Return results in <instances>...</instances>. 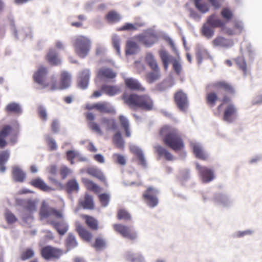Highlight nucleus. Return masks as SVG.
<instances>
[{"label": "nucleus", "instance_id": "f257e3e1", "mask_svg": "<svg viewBox=\"0 0 262 262\" xmlns=\"http://www.w3.org/2000/svg\"><path fill=\"white\" fill-rule=\"evenodd\" d=\"M159 134L163 144L174 151H180L184 148L182 134L176 128L164 125L160 129Z\"/></svg>", "mask_w": 262, "mask_h": 262}, {"label": "nucleus", "instance_id": "f03ea898", "mask_svg": "<svg viewBox=\"0 0 262 262\" xmlns=\"http://www.w3.org/2000/svg\"><path fill=\"white\" fill-rule=\"evenodd\" d=\"M122 98L130 108H140L145 111H150L154 108V102L147 94L139 95L135 93L124 94Z\"/></svg>", "mask_w": 262, "mask_h": 262}, {"label": "nucleus", "instance_id": "7ed1b4c3", "mask_svg": "<svg viewBox=\"0 0 262 262\" xmlns=\"http://www.w3.org/2000/svg\"><path fill=\"white\" fill-rule=\"evenodd\" d=\"M231 98L227 95H224L221 100V103L217 106V110L220 111L224 104H228L223 111V120L228 122H232L236 117L237 108L233 103H229Z\"/></svg>", "mask_w": 262, "mask_h": 262}, {"label": "nucleus", "instance_id": "20e7f679", "mask_svg": "<svg viewBox=\"0 0 262 262\" xmlns=\"http://www.w3.org/2000/svg\"><path fill=\"white\" fill-rule=\"evenodd\" d=\"M91 40L84 36H78L74 40L73 46L76 54L81 58L86 57L91 49Z\"/></svg>", "mask_w": 262, "mask_h": 262}, {"label": "nucleus", "instance_id": "39448f33", "mask_svg": "<svg viewBox=\"0 0 262 262\" xmlns=\"http://www.w3.org/2000/svg\"><path fill=\"white\" fill-rule=\"evenodd\" d=\"M39 215L41 219H47L50 216H54L59 219L63 218V213L61 210L50 207L46 201L42 202L39 210Z\"/></svg>", "mask_w": 262, "mask_h": 262}, {"label": "nucleus", "instance_id": "423d86ee", "mask_svg": "<svg viewBox=\"0 0 262 262\" xmlns=\"http://www.w3.org/2000/svg\"><path fill=\"white\" fill-rule=\"evenodd\" d=\"M40 253L42 257L46 260L58 259L64 253L62 250L51 246H46L41 248Z\"/></svg>", "mask_w": 262, "mask_h": 262}, {"label": "nucleus", "instance_id": "0eeeda50", "mask_svg": "<svg viewBox=\"0 0 262 262\" xmlns=\"http://www.w3.org/2000/svg\"><path fill=\"white\" fill-rule=\"evenodd\" d=\"M113 229L122 237L131 241H134L137 237L136 232L129 226L121 224H116L113 225Z\"/></svg>", "mask_w": 262, "mask_h": 262}, {"label": "nucleus", "instance_id": "6e6552de", "mask_svg": "<svg viewBox=\"0 0 262 262\" xmlns=\"http://www.w3.org/2000/svg\"><path fill=\"white\" fill-rule=\"evenodd\" d=\"M157 193L158 191L152 187H148L144 192L143 198L150 207L153 208L158 205L159 201Z\"/></svg>", "mask_w": 262, "mask_h": 262}, {"label": "nucleus", "instance_id": "1a4fd4ad", "mask_svg": "<svg viewBox=\"0 0 262 262\" xmlns=\"http://www.w3.org/2000/svg\"><path fill=\"white\" fill-rule=\"evenodd\" d=\"M174 100L178 108L186 112L188 107V100L186 94L182 90L177 91L174 95Z\"/></svg>", "mask_w": 262, "mask_h": 262}, {"label": "nucleus", "instance_id": "9d476101", "mask_svg": "<svg viewBox=\"0 0 262 262\" xmlns=\"http://www.w3.org/2000/svg\"><path fill=\"white\" fill-rule=\"evenodd\" d=\"M210 88L215 89L217 90H223L230 95L235 93V90L233 86L229 82L226 81H217L207 86L206 88Z\"/></svg>", "mask_w": 262, "mask_h": 262}, {"label": "nucleus", "instance_id": "9b49d317", "mask_svg": "<svg viewBox=\"0 0 262 262\" xmlns=\"http://www.w3.org/2000/svg\"><path fill=\"white\" fill-rule=\"evenodd\" d=\"M196 168L204 183H209L214 179V172L211 169L201 166L198 163L196 164Z\"/></svg>", "mask_w": 262, "mask_h": 262}, {"label": "nucleus", "instance_id": "f8f14e48", "mask_svg": "<svg viewBox=\"0 0 262 262\" xmlns=\"http://www.w3.org/2000/svg\"><path fill=\"white\" fill-rule=\"evenodd\" d=\"M14 131L12 126L5 124L0 128V148H4L8 144L6 138L12 135Z\"/></svg>", "mask_w": 262, "mask_h": 262}, {"label": "nucleus", "instance_id": "ddd939ff", "mask_svg": "<svg viewBox=\"0 0 262 262\" xmlns=\"http://www.w3.org/2000/svg\"><path fill=\"white\" fill-rule=\"evenodd\" d=\"M47 74L48 70L47 68L42 66H40L33 75L34 81L36 83L43 86V87L49 86V84H46L45 83V79Z\"/></svg>", "mask_w": 262, "mask_h": 262}, {"label": "nucleus", "instance_id": "4468645a", "mask_svg": "<svg viewBox=\"0 0 262 262\" xmlns=\"http://www.w3.org/2000/svg\"><path fill=\"white\" fill-rule=\"evenodd\" d=\"M125 86L129 89L139 92H144L145 88L142 85L139 81L132 77L126 78L124 79Z\"/></svg>", "mask_w": 262, "mask_h": 262}, {"label": "nucleus", "instance_id": "2eb2a0df", "mask_svg": "<svg viewBox=\"0 0 262 262\" xmlns=\"http://www.w3.org/2000/svg\"><path fill=\"white\" fill-rule=\"evenodd\" d=\"M212 45L214 47L228 48L233 45V41L232 39L217 36L212 41Z\"/></svg>", "mask_w": 262, "mask_h": 262}, {"label": "nucleus", "instance_id": "dca6fc26", "mask_svg": "<svg viewBox=\"0 0 262 262\" xmlns=\"http://www.w3.org/2000/svg\"><path fill=\"white\" fill-rule=\"evenodd\" d=\"M85 172L88 174L98 179L100 181L103 183L105 185H107L106 180L103 173L98 168L96 167H89L86 169Z\"/></svg>", "mask_w": 262, "mask_h": 262}, {"label": "nucleus", "instance_id": "f3484780", "mask_svg": "<svg viewBox=\"0 0 262 262\" xmlns=\"http://www.w3.org/2000/svg\"><path fill=\"white\" fill-rule=\"evenodd\" d=\"M137 38L139 42L146 47H149L155 42L156 37L154 34L148 33L140 34L137 36Z\"/></svg>", "mask_w": 262, "mask_h": 262}, {"label": "nucleus", "instance_id": "a211bd4d", "mask_svg": "<svg viewBox=\"0 0 262 262\" xmlns=\"http://www.w3.org/2000/svg\"><path fill=\"white\" fill-rule=\"evenodd\" d=\"M49 223L60 235L65 234L69 229L68 224L64 221L55 222L53 220H51Z\"/></svg>", "mask_w": 262, "mask_h": 262}, {"label": "nucleus", "instance_id": "6ab92c4d", "mask_svg": "<svg viewBox=\"0 0 262 262\" xmlns=\"http://www.w3.org/2000/svg\"><path fill=\"white\" fill-rule=\"evenodd\" d=\"M206 23L214 28H220L222 30H224L225 26L226 25L225 21L218 18L215 14H212L209 16L207 17Z\"/></svg>", "mask_w": 262, "mask_h": 262}, {"label": "nucleus", "instance_id": "aec40b11", "mask_svg": "<svg viewBox=\"0 0 262 262\" xmlns=\"http://www.w3.org/2000/svg\"><path fill=\"white\" fill-rule=\"evenodd\" d=\"M117 73L112 69L103 67L100 68L97 73V76L101 79H111L116 77Z\"/></svg>", "mask_w": 262, "mask_h": 262}, {"label": "nucleus", "instance_id": "412c9836", "mask_svg": "<svg viewBox=\"0 0 262 262\" xmlns=\"http://www.w3.org/2000/svg\"><path fill=\"white\" fill-rule=\"evenodd\" d=\"M46 60L52 66H59L61 61L57 52L54 49H50L46 56Z\"/></svg>", "mask_w": 262, "mask_h": 262}, {"label": "nucleus", "instance_id": "4be33fe9", "mask_svg": "<svg viewBox=\"0 0 262 262\" xmlns=\"http://www.w3.org/2000/svg\"><path fill=\"white\" fill-rule=\"evenodd\" d=\"M79 205L84 209L93 210L95 209L93 198L89 194H85L84 198L79 200Z\"/></svg>", "mask_w": 262, "mask_h": 262}, {"label": "nucleus", "instance_id": "5701e85b", "mask_svg": "<svg viewBox=\"0 0 262 262\" xmlns=\"http://www.w3.org/2000/svg\"><path fill=\"white\" fill-rule=\"evenodd\" d=\"M86 119L89 121V127L93 132L102 135L103 132L101 129L98 124L94 122L95 116L92 113H87L85 115Z\"/></svg>", "mask_w": 262, "mask_h": 262}, {"label": "nucleus", "instance_id": "b1692460", "mask_svg": "<svg viewBox=\"0 0 262 262\" xmlns=\"http://www.w3.org/2000/svg\"><path fill=\"white\" fill-rule=\"evenodd\" d=\"M81 217L84 220L85 224L90 229L94 231L99 229V222L94 217L86 214H82Z\"/></svg>", "mask_w": 262, "mask_h": 262}, {"label": "nucleus", "instance_id": "393cba45", "mask_svg": "<svg viewBox=\"0 0 262 262\" xmlns=\"http://www.w3.org/2000/svg\"><path fill=\"white\" fill-rule=\"evenodd\" d=\"M95 109L101 113L114 114L116 112L114 107L107 102L96 103Z\"/></svg>", "mask_w": 262, "mask_h": 262}, {"label": "nucleus", "instance_id": "a878e982", "mask_svg": "<svg viewBox=\"0 0 262 262\" xmlns=\"http://www.w3.org/2000/svg\"><path fill=\"white\" fill-rule=\"evenodd\" d=\"M102 91L109 96H113L119 94L121 88L118 85L104 84L101 86Z\"/></svg>", "mask_w": 262, "mask_h": 262}, {"label": "nucleus", "instance_id": "bb28decb", "mask_svg": "<svg viewBox=\"0 0 262 262\" xmlns=\"http://www.w3.org/2000/svg\"><path fill=\"white\" fill-rule=\"evenodd\" d=\"M90 76V72L88 69H85L80 72L78 85L81 89H84L88 86Z\"/></svg>", "mask_w": 262, "mask_h": 262}, {"label": "nucleus", "instance_id": "cd10ccee", "mask_svg": "<svg viewBox=\"0 0 262 262\" xmlns=\"http://www.w3.org/2000/svg\"><path fill=\"white\" fill-rule=\"evenodd\" d=\"M30 184L35 188L39 189L43 191H50L53 190L51 187L48 186L43 180L40 178L32 180Z\"/></svg>", "mask_w": 262, "mask_h": 262}, {"label": "nucleus", "instance_id": "c85d7f7f", "mask_svg": "<svg viewBox=\"0 0 262 262\" xmlns=\"http://www.w3.org/2000/svg\"><path fill=\"white\" fill-rule=\"evenodd\" d=\"M76 231L80 237L84 241L86 242L91 241L93 237L92 234L81 225L77 226Z\"/></svg>", "mask_w": 262, "mask_h": 262}, {"label": "nucleus", "instance_id": "c756f323", "mask_svg": "<svg viewBox=\"0 0 262 262\" xmlns=\"http://www.w3.org/2000/svg\"><path fill=\"white\" fill-rule=\"evenodd\" d=\"M71 83L70 75L66 71L61 73L60 78V89H64L69 87Z\"/></svg>", "mask_w": 262, "mask_h": 262}, {"label": "nucleus", "instance_id": "7c9ffc66", "mask_svg": "<svg viewBox=\"0 0 262 262\" xmlns=\"http://www.w3.org/2000/svg\"><path fill=\"white\" fill-rule=\"evenodd\" d=\"M105 19L110 24H116L119 22L121 19V15L114 10L110 11L106 15Z\"/></svg>", "mask_w": 262, "mask_h": 262}, {"label": "nucleus", "instance_id": "2f4dec72", "mask_svg": "<svg viewBox=\"0 0 262 262\" xmlns=\"http://www.w3.org/2000/svg\"><path fill=\"white\" fill-rule=\"evenodd\" d=\"M151 71L146 75V79L148 83H152L158 80L160 77V71L159 67L151 69Z\"/></svg>", "mask_w": 262, "mask_h": 262}, {"label": "nucleus", "instance_id": "473e14b6", "mask_svg": "<svg viewBox=\"0 0 262 262\" xmlns=\"http://www.w3.org/2000/svg\"><path fill=\"white\" fill-rule=\"evenodd\" d=\"M100 123L102 125L106 127V130H116L117 129V125L116 120L114 118H107L103 117L100 120Z\"/></svg>", "mask_w": 262, "mask_h": 262}, {"label": "nucleus", "instance_id": "72a5a7b5", "mask_svg": "<svg viewBox=\"0 0 262 262\" xmlns=\"http://www.w3.org/2000/svg\"><path fill=\"white\" fill-rule=\"evenodd\" d=\"M12 175L16 182H22L26 178L25 173L18 166H14L12 169Z\"/></svg>", "mask_w": 262, "mask_h": 262}, {"label": "nucleus", "instance_id": "f704fd0d", "mask_svg": "<svg viewBox=\"0 0 262 262\" xmlns=\"http://www.w3.org/2000/svg\"><path fill=\"white\" fill-rule=\"evenodd\" d=\"M192 149L193 152L197 158L202 160H206L207 159V155L200 145L193 144Z\"/></svg>", "mask_w": 262, "mask_h": 262}, {"label": "nucleus", "instance_id": "c9c22d12", "mask_svg": "<svg viewBox=\"0 0 262 262\" xmlns=\"http://www.w3.org/2000/svg\"><path fill=\"white\" fill-rule=\"evenodd\" d=\"M155 150L158 154L161 157H164L168 161H171L173 159L172 154L165 148L161 145H157L155 147Z\"/></svg>", "mask_w": 262, "mask_h": 262}, {"label": "nucleus", "instance_id": "e433bc0d", "mask_svg": "<svg viewBox=\"0 0 262 262\" xmlns=\"http://www.w3.org/2000/svg\"><path fill=\"white\" fill-rule=\"evenodd\" d=\"M82 182L87 189L95 193H98L100 191V187L92 180L87 178H83Z\"/></svg>", "mask_w": 262, "mask_h": 262}, {"label": "nucleus", "instance_id": "4c0bfd02", "mask_svg": "<svg viewBox=\"0 0 262 262\" xmlns=\"http://www.w3.org/2000/svg\"><path fill=\"white\" fill-rule=\"evenodd\" d=\"M113 142L117 148L123 149L124 147V142L122 139L121 133L117 132L113 137Z\"/></svg>", "mask_w": 262, "mask_h": 262}, {"label": "nucleus", "instance_id": "58836bf2", "mask_svg": "<svg viewBox=\"0 0 262 262\" xmlns=\"http://www.w3.org/2000/svg\"><path fill=\"white\" fill-rule=\"evenodd\" d=\"M213 27L209 26L207 23H205L203 25L201 33L203 35L205 36L207 38H211L214 34V31Z\"/></svg>", "mask_w": 262, "mask_h": 262}, {"label": "nucleus", "instance_id": "ea45409f", "mask_svg": "<svg viewBox=\"0 0 262 262\" xmlns=\"http://www.w3.org/2000/svg\"><path fill=\"white\" fill-rule=\"evenodd\" d=\"M217 100L218 97L215 92H209L206 94V103L210 107H214Z\"/></svg>", "mask_w": 262, "mask_h": 262}, {"label": "nucleus", "instance_id": "a19ab883", "mask_svg": "<svg viewBox=\"0 0 262 262\" xmlns=\"http://www.w3.org/2000/svg\"><path fill=\"white\" fill-rule=\"evenodd\" d=\"M138 49L137 44L133 41H128L126 43V54L133 55L135 54Z\"/></svg>", "mask_w": 262, "mask_h": 262}, {"label": "nucleus", "instance_id": "79ce46f5", "mask_svg": "<svg viewBox=\"0 0 262 262\" xmlns=\"http://www.w3.org/2000/svg\"><path fill=\"white\" fill-rule=\"evenodd\" d=\"M5 110L7 113H14L17 114H19L21 113L20 106L15 102L8 104L5 108Z\"/></svg>", "mask_w": 262, "mask_h": 262}, {"label": "nucleus", "instance_id": "37998d69", "mask_svg": "<svg viewBox=\"0 0 262 262\" xmlns=\"http://www.w3.org/2000/svg\"><path fill=\"white\" fill-rule=\"evenodd\" d=\"M66 189L69 193L77 192L79 190L78 183L75 180H69L66 184Z\"/></svg>", "mask_w": 262, "mask_h": 262}, {"label": "nucleus", "instance_id": "c03bdc74", "mask_svg": "<svg viewBox=\"0 0 262 262\" xmlns=\"http://www.w3.org/2000/svg\"><path fill=\"white\" fill-rule=\"evenodd\" d=\"M235 61L239 69L243 72L244 75H246L247 68L245 58L243 56H239L235 59Z\"/></svg>", "mask_w": 262, "mask_h": 262}, {"label": "nucleus", "instance_id": "a18cd8bd", "mask_svg": "<svg viewBox=\"0 0 262 262\" xmlns=\"http://www.w3.org/2000/svg\"><path fill=\"white\" fill-rule=\"evenodd\" d=\"M117 217L119 220H124V221H130L132 219V216L129 213L124 209L118 210Z\"/></svg>", "mask_w": 262, "mask_h": 262}, {"label": "nucleus", "instance_id": "49530a36", "mask_svg": "<svg viewBox=\"0 0 262 262\" xmlns=\"http://www.w3.org/2000/svg\"><path fill=\"white\" fill-rule=\"evenodd\" d=\"M160 57L162 61L164 68L165 70H167L168 67L169 60H170V55L168 54V53L165 50H161L159 51Z\"/></svg>", "mask_w": 262, "mask_h": 262}, {"label": "nucleus", "instance_id": "de8ad7c7", "mask_svg": "<svg viewBox=\"0 0 262 262\" xmlns=\"http://www.w3.org/2000/svg\"><path fill=\"white\" fill-rule=\"evenodd\" d=\"M145 62L150 68V69L156 68L159 67L156 59H155L153 55L151 53H147L145 56Z\"/></svg>", "mask_w": 262, "mask_h": 262}, {"label": "nucleus", "instance_id": "09e8293b", "mask_svg": "<svg viewBox=\"0 0 262 262\" xmlns=\"http://www.w3.org/2000/svg\"><path fill=\"white\" fill-rule=\"evenodd\" d=\"M113 161L119 165L124 166L126 163L125 157L120 154L115 153L112 156Z\"/></svg>", "mask_w": 262, "mask_h": 262}, {"label": "nucleus", "instance_id": "8fccbe9b", "mask_svg": "<svg viewBox=\"0 0 262 262\" xmlns=\"http://www.w3.org/2000/svg\"><path fill=\"white\" fill-rule=\"evenodd\" d=\"M221 14L226 21H229L234 16L232 11L228 8H224L222 10Z\"/></svg>", "mask_w": 262, "mask_h": 262}, {"label": "nucleus", "instance_id": "3c124183", "mask_svg": "<svg viewBox=\"0 0 262 262\" xmlns=\"http://www.w3.org/2000/svg\"><path fill=\"white\" fill-rule=\"evenodd\" d=\"M105 239L101 237L96 238L95 242L93 244L92 246L96 249H101L105 247Z\"/></svg>", "mask_w": 262, "mask_h": 262}, {"label": "nucleus", "instance_id": "603ef678", "mask_svg": "<svg viewBox=\"0 0 262 262\" xmlns=\"http://www.w3.org/2000/svg\"><path fill=\"white\" fill-rule=\"evenodd\" d=\"M66 244L68 248L71 249L77 245L75 237L72 234H69L66 240Z\"/></svg>", "mask_w": 262, "mask_h": 262}, {"label": "nucleus", "instance_id": "864d4df0", "mask_svg": "<svg viewBox=\"0 0 262 262\" xmlns=\"http://www.w3.org/2000/svg\"><path fill=\"white\" fill-rule=\"evenodd\" d=\"M34 255V251L30 248L24 250L20 255V259L22 260H25L33 257Z\"/></svg>", "mask_w": 262, "mask_h": 262}, {"label": "nucleus", "instance_id": "5fc2aeb1", "mask_svg": "<svg viewBox=\"0 0 262 262\" xmlns=\"http://www.w3.org/2000/svg\"><path fill=\"white\" fill-rule=\"evenodd\" d=\"M141 26V25L136 24H133L131 23H126L124 25L118 29V31H125V30H136L138 27Z\"/></svg>", "mask_w": 262, "mask_h": 262}, {"label": "nucleus", "instance_id": "6e6d98bb", "mask_svg": "<svg viewBox=\"0 0 262 262\" xmlns=\"http://www.w3.org/2000/svg\"><path fill=\"white\" fill-rule=\"evenodd\" d=\"M24 209L26 212L32 213L36 209L35 202L32 200H28L24 207Z\"/></svg>", "mask_w": 262, "mask_h": 262}, {"label": "nucleus", "instance_id": "4d7b16f0", "mask_svg": "<svg viewBox=\"0 0 262 262\" xmlns=\"http://www.w3.org/2000/svg\"><path fill=\"white\" fill-rule=\"evenodd\" d=\"M37 111L39 117L43 121H47L48 117L46 108L43 106L40 105L37 107Z\"/></svg>", "mask_w": 262, "mask_h": 262}, {"label": "nucleus", "instance_id": "13d9d810", "mask_svg": "<svg viewBox=\"0 0 262 262\" xmlns=\"http://www.w3.org/2000/svg\"><path fill=\"white\" fill-rule=\"evenodd\" d=\"M48 146L51 150H55L57 149L56 143L53 138L48 136L46 138Z\"/></svg>", "mask_w": 262, "mask_h": 262}, {"label": "nucleus", "instance_id": "bf43d9fd", "mask_svg": "<svg viewBox=\"0 0 262 262\" xmlns=\"http://www.w3.org/2000/svg\"><path fill=\"white\" fill-rule=\"evenodd\" d=\"M196 8L202 13H206L209 11V5L204 2H200L195 5Z\"/></svg>", "mask_w": 262, "mask_h": 262}, {"label": "nucleus", "instance_id": "052dcab7", "mask_svg": "<svg viewBox=\"0 0 262 262\" xmlns=\"http://www.w3.org/2000/svg\"><path fill=\"white\" fill-rule=\"evenodd\" d=\"M99 199L103 207L106 206L109 202L110 195L107 193H102L99 195Z\"/></svg>", "mask_w": 262, "mask_h": 262}, {"label": "nucleus", "instance_id": "680f3d73", "mask_svg": "<svg viewBox=\"0 0 262 262\" xmlns=\"http://www.w3.org/2000/svg\"><path fill=\"white\" fill-rule=\"evenodd\" d=\"M112 44L118 54L120 53V39L117 35H114L112 37Z\"/></svg>", "mask_w": 262, "mask_h": 262}, {"label": "nucleus", "instance_id": "e2e57ef3", "mask_svg": "<svg viewBox=\"0 0 262 262\" xmlns=\"http://www.w3.org/2000/svg\"><path fill=\"white\" fill-rule=\"evenodd\" d=\"M9 158V152L8 150L0 151V164H5Z\"/></svg>", "mask_w": 262, "mask_h": 262}, {"label": "nucleus", "instance_id": "0e129e2a", "mask_svg": "<svg viewBox=\"0 0 262 262\" xmlns=\"http://www.w3.org/2000/svg\"><path fill=\"white\" fill-rule=\"evenodd\" d=\"M67 159L70 161L71 164L74 163V159L77 156V152L73 150H68L66 153Z\"/></svg>", "mask_w": 262, "mask_h": 262}, {"label": "nucleus", "instance_id": "69168bd1", "mask_svg": "<svg viewBox=\"0 0 262 262\" xmlns=\"http://www.w3.org/2000/svg\"><path fill=\"white\" fill-rule=\"evenodd\" d=\"M6 221L9 224H13L17 221L15 216L11 212L8 211L5 213Z\"/></svg>", "mask_w": 262, "mask_h": 262}, {"label": "nucleus", "instance_id": "338daca9", "mask_svg": "<svg viewBox=\"0 0 262 262\" xmlns=\"http://www.w3.org/2000/svg\"><path fill=\"white\" fill-rule=\"evenodd\" d=\"M120 123L123 128H128L129 126L128 119L123 115H120L119 117Z\"/></svg>", "mask_w": 262, "mask_h": 262}, {"label": "nucleus", "instance_id": "774afa93", "mask_svg": "<svg viewBox=\"0 0 262 262\" xmlns=\"http://www.w3.org/2000/svg\"><path fill=\"white\" fill-rule=\"evenodd\" d=\"M234 28L236 34H238L242 33L243 31L244 26L241 21H235L234 23Z\"/></svg>", "mask_w": 262, "mask_h": 262}]
</instances>
